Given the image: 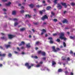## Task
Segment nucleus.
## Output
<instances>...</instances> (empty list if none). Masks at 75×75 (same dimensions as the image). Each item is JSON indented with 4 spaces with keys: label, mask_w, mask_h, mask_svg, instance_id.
I'll return each instance as SVG.
<instances>
[{
    "label": "nucleus",
    "mask_w": 75,
    "mask_h": 75,
    "mask_svg": "<svg viewBox=\"0 0 75 75\" xmlns=\"http://www.w3.org/2000/svg\"><path fill=\"white\" fill-rule=\"evenodd\" d=\"M25 67H27L28 69H30L31 68V67H33L34 64H31V66H30L29 65V63H26L25 64Z\"/></svg>",
    "instance_id": "f257e3e1"
},
{
    "label": "nucleus",
    "mask_w": 75,
    "mask_h": 75,
    "mask_svg": "<svg viewBox=\"0 0 75 75\" xmlns=\"http://www.w3.org/2000/svg\"><path fill=\"white\" fill-rule=\"evenodd\" d=\"M64 37V33H61L60 34V35L59 36V38L61 40H64V41H65L67 40V38Z\"/></svg>",
    "instance_id": "f03ea898"
},
{
    "label": "nucleus",
    "mask_w": 75,
    "mask_h": 75,
    "mask_svg": "<svg viewBox=\"0 0 75 75\" xmlns=\"http://www.w3.org/2000/svg\"><path fill=\"white\" fill-rule=\"evenodd\" d=\"M52 49L53 50V51L55 52H57V51H59V50H60V49L58 47L56 48V49H55V46H52Z\"/></svg>",
    "instance_id": "7ed1b4c3"
},
{
    "label": "nucleus",
    "mask_w": 75,
    "mask_h": 75,
    "mask_svg": "<svg viewBox=\"0 0 75 75\" xmlns=\"http://www.w3.org/2000/svg\"><path fill=\"white\" fill-rule=\"evenodd\" d=\"M48 18L47 16V15H45L41 18V20H43V21H44L45 19H48Z\"/></svg>",
    "instance_id": "20e7f679"
},
{
    "label": "nucleus",
    "mask_w": 75,
    "mask_h": 75,
    "mask_svg": "<svg viewBox=\"0 0 75 75\" xmlns=\"http://www.w3.org/2000/svg\"><path fill=\"white\" fill-rule=\"evenodd\" d=\"M52 66H54V67H55V65H56V62H55L54 61H52Z\"/></svg>",
    "instance_id": "39448f33"
},
{
    "label": "nucleus",
    "mask_w": 75,
    "mask_h": 75,
    "mask_svg": "<svg viewBox=\"0 0 75 75\" xmlns=\"http://www.w3.org/2000/svg\"><path fill=\"white\" fill-rule=\"evenodd\" d=\"M57 7L58 8V9H59V10H60V9H61L62 8V6H61V5L59 4H57Z\"/></svg>",
    "instance_id": "423d86ee"
},
{
    "label": "nucleus",
    "mask_w": 75,
    "mask_h": 75,
    "mask_svg": "<svg viewBox=\"0 0 75 75\" xmlns=\"http://www.w3.org/2000/svg\"><path fill=\"white\" fill-rule=\"evenodd\" d=\"M1 40H5V41L7 40V37H6L3 36L1 37Z\"/></svg>",
    "instance_id": "0eeeda50"
},
{
    "label": "nucleus",
    "mask_w": 75,
    "mask_h": 75,
    "mask_svg": "<svg viewBox=\"0 0 75 75\" xmlns=\"http://www.w3.org/2000/svg\"><path fill=\"white\" fill-rule=\"evenodd\" d=\"M61 4H62V6H64L65 8H67V4L66 3H61Z\"/></svg>",
    "instance_id": "6e6552de"
},
{
    "label": "nucleus",
    "mask_w": 75,
    "mask_h": 75,
    "mask_svg": "<svg viewBox=\"0 0 75 75\" xmlns=\"http://www.w3.org/2000/svg\"><path fill=\"white\" fill-rule=\"evenodd\" d=\"M8 36L10 39H11V38H13V37H14V36L11 35H8Z\"/></svg>",
    "instance_id": "1a4fd4ad"
},
{
    "label": "nucleus",
    "mask_w": 75,
    "mask_h": 75,
    "mask_svg": "<svg viewBox=\"0 0 75 75\" xmlns=\"http://www.w3.org/2000/svg\"><path fill=\"white\" fill-rule=\"evenodd\" d=\"M45 9H44L43 10H42V11H40V14H41V15H42V14L43 13H44L45 12Z\"/></svg>",
    "instance_id": "9d476101"
},
{
    "label": "nucleus",
    "mask_w": 75,
    "mask_h": 75,
    "mask_svg": "<svg viewBox=\"0 0 75 75\" xmlns=\"http://www.w3.org/2000/svg\"><path fill=\"white\" fill-rule=\"evenodd\" d=\"M63 23H66V24H68V21H67V19H65L63 21Z\"/></svg>",
    "instance_id": "9b49d317"
},
{
    "label": "nucleus",
    "mask_w": 75,
    "mask_h": 75,
    "mask_svg": "<svg viewBox=\"0 0 75 75\" xmlns=\"http://www.w3.org/2000/svg\"><path fill=\"white\" fill-rule=\"evenodd\" d=\"M24 44H25L24 42L22 41L21 42V43L19 45V46H21L22 45H24Z\"/></svg>",
    "instance_id": "f8f14e48"
},
{
    "label": "nucleus",
    "mask_w": 75,
    "mask_h": 75,
    "mask_svg": "<svg viewBox=\"0 0 75 75\" xmlns=\"http://www.w3.org/2000/svg\"><path fill=\"white\" fill-rule=\"evenodd\" d=\"M1 52H0V57H5V55H6V54H1Z\"/></svg>",
    "instance_id": "ddd939ff"
},
{
    "label": "nucleus",
    "mask_w": 75,
    "mask_h": 75,
    "mask_svg": "<svg viewBox=\"0 0 75 75\" xmlns=\"http://www.w3.org/2000/svg\"><path fill=\"white\" fill-rule=\"evenodd\" d=\"M26 46L27 47V48H28L30 47H31V46L30 45V44L28 43L26 45Z\"/></svg>",
    "instance_id": "4468645a"
},
{
    "label": "nucleus",
    "mask_w": 75,
    "mask_h": 75,
    "mask_svg": "<svg viewBox=\"0 0 75 75\" xmlns=\"http://www.w3.org/2000/svg\"><path fill=\"white\" fill-rule=\"evenodd\" d=\"M11 47V45H5V47L6 49H8V48H10Z\"/></svg>",
    "instance_id": "2eb2a0df"
},
{
    "label": "nucleus",
    "mask_w": 75,
    "mask_h": 75,
    "mask_svg": "<svg viewBox=\"0 0 75 75\" xmlns=\"http://www.w3.org/2000/svg\"><path fill=\"white\" fill-rule=\"evenodd\" d=\"M29 6L30 7L32 8H33V7H34V5L33 4H30L29 5Z\"/></svg>",
    "instance_id": "dca6fc26"
},
{
    "label": "nucleus",
    "mask_w": 75,
    "mask_h": 75,
    "mask_svg": "<svg viewBox=\"0 0 75 75\" xmlns=\"http://www.w3.org/2000/svg\"><path fill=\"white\" fill-rule=\"evenodd\" d=\"M24 30H25V28H24L20 29V31H24Z\"/></svg>",
    "instance_id": "f3484780"
},
{
    "label": "nucleus",
    "mask_w": 75,
    "mask_h": 75,
    "mask_svg": "<svg viewBox=\"0 0 75 75\" xmlns=\"http://www.w3.org/2000/svg\"><path fill=\"white\" fill-rule=\"evenodd\" d=\"M50 9H51V6H47L46 8V9L47 10H50Z\"/></svg>",
    "instance_id": "a211bd4d"
},
{
    "label": "nucleus",
    "mask_w": 75,
    "mask_h": 75,
    "mask_svg": "<svg viewBox=\"0 0 75 75\" xmlns=\"http://www.w3.org/2000/svg\"><path fill=\"white\" fill-rule=\"evenodd\" d=\"M16 11H12V14L13 15H16Z\"/></svg>",
    "instance_id": "6ab92c4d"
},
{
    "label": "nucleus",
    "mask_w": 75,
    "mask_h": 75,
    "mask_svg": "<svg viewBox=\"0 0 75 75\" xmlns=\"http://www.w3.org/2000/svg\"><path fill=\"white\" fill-rule=\"evenodd\" d=\"M41 54H42V55H43V56H45V55H46L45 52H42Z\"/></svg>",
    "instance_id": "aec40b11"
},
{
    "label": "nucleus",
    "mask_w": 75,
    "mask_h": 75,
    "mask_svg": "<svg viewBox=\"0 0 75 75\" xmlns=\"http://www.w3.org/2000/svg\"><path fill=\"white\" fill-rule=\"evenodd\" d=\"M70 39H72V40H74L75 39V37L74 36L72 37L71 36H70Z\"/></svg>",
    "instance_id": "412c9836"
},
{
    "label": "nucleus",
    "mask_w": 75,
    "mask_h": 75,
    "mask_svg": "<svg viewBox=\"0 0 75 75\" xmlns=\"http://www.w3.org/2000/svg\"><path fill=\"white\" fill-rule=\"evenodd\" d=\"M62 69H59L58 70V72H62Z\"/></svg>",
    "instance_id": "4be33fe9"
},
{
    "label": "nucleus",
    "mask_w": 75,
    "mask_h": 75,
    "mask_svg": "<svg viewBox=\"0 0 75 75\" xmlns=\"http://www.w3.org/2000/svg\"><path fill=\"white\" fill-rule=\"evenodd\" d=\"M11 4V2H9L8 4H6L5 5L6 6H10V5Z\"/></svg>",
    "instance_id": "5701e85b"
},
{
    "label": "nucleus",
    "mask_w": 75,
    "mask_h": 75,
    "mask_svg": "<svg viewBox=\"0 0 75 75\" xmlns=\"http://www.w3.org/2000/svg\"><path fill=\"white\" fill-rule=\"evenodd\" d=\"M62 60L63 61H65V60H66V58L65 57H62Z\"/></svg>",
    "instance_id": "b1692460"
},
{
    "label": "nucleus",
    "mask_w": 75,
    "mask_h": 75,
    "mask_svg": "<svg viewBox=\"0 0 75 75\" xmlns=\"http://www.w3.org/2000/svg\"><path fill=\"white\" fill-rule=\"evenodd\" d=\"M36 7H38V8H40V7H42V5H38L36 6Z\"/></svg>",
    "instance_id": "393cba45"
},
{
    "label": "nucleus",
    "mask_w": 75,
    "mask_h": 75,
    "mask_svg": "<svg viewBox=\"0 0 75 75\" xmlns=\"http://www.w3.org/2000/svg\"><path fill=\"white\" fill-rule=\"evenodd\" d=\"M41 44V43H40V42L37 41V42H36L35 45H38V44Z\"/></svg>",
    "instance_id": "a878e982"
},
{
    "label": "nucleus",
    "mask_w": 75,
    "mask_h": 75,
    "mask_svg": "<svg viewBox=\"0 0 75 75\" xmlns=\"http://www.w3.org/2000/svg\"><path fill=\"white\" fill-rule=\"evenodd\" d=\"M28 17V18H30L31 17V16L28 14V15H26L25 17Z\"/></svg>",
    "instance_id": "bb28decb"
},
{
    "label": "nucleus",
    "mask_w": 75,
    "mask_h": 75,
    "mask_svg": "<svg viewBox=\"0 0 75 75\" xmlns=\"http://www.w3.org/2000/svg\"><path fill=\"white\" fill-rule=\"evenodd\" d=\"M70 4L71 5V6H74L75 5V3L73 2L71 3Z\"/></svg>",
    "instance_id": "cd10ccee"
},
{
    "label": "nucleus",
    "mask_w": 75,
    "mask_h": 75,
    "mask_svg": "<svg viewBox=\"0 0 75 75\" xmlns=\"http://www.w3.org/2000/svg\"><path fill=\"white\" fill-rule=\"evenodd\" d=\"M42 31L43 32V33H46V30H45L44 29H43L42 30Z\"/></svg>",
    "instance_id": "c85d7f7f"
},
{
    "label": "nucleus",
    "mask_w": 75,
    "mask_h": 75,
    "mask_svg": "<svg viewBox=\"0 0 75 75\" xmlns=\"http://www.w3.org/2000/svg\"><path fill=\"white\" fill-rule=\"evenodd\" d=\"M42 51L41 50L40 51H39L38 52V54H41L42 53Z\"/></svg>",
    "instance_id": "c756f323"
},
{
    "label": "nucleus",
    "mask_w": 75,
    "mask_h": 75,
    "mask_svg": "<svg viewBox=\"0 0 75 75\" xmlns=\"http://www.w3.org/2000/svg\"><path fill=\"white\" fill-rule=\"evenodd\" d=\"M65 73L66 74V75H67V74H69V72L67 71H65Z\"/></svg>",
    "instance_id": "7c9ffc66"
},
{
    "label": "nucleus",
    "mask_w": 75,
    "mask_h": 75,
    "mask_svg": "<svg viewBox=\"0 0 75 75\" xmlns=\"http://www.w3.org/2000/svg\"><path fill=\"white\" fill-rule=\"evenodd\" d=\"M56 41H57V42H59L61 41V40H60V39H57L56 40Z\"/></svg>",
    "instance_id": "2f4dec72"
},
{
    "label": "nucleus",
    "mask_w": 75,
    "mask_h": 75,
    "mask_svg": "<svg viewBox=\"0 0 75 75\" xmlns=\"http://www.w3.org/2000/svg\"><path fill=\"white\" fill-rule=\"evenodd\" d=\"M8 57H11L12 56V54L11 53H9L8 55Z\"/></svg>",
    "instance_id": "473e14b6"
},
{
    "label": "nucleus",
    "mask_w": 75,
    "mask_h": 75,
    "mask_svg": "<svg viewBox=\"0 0 75 75\" xmlns=\"http://www.w3.org/2000/svg\"><path fill=\"white\" fill-rule=\"evenodd\" d=\"M63 44L64 47H65L66 46V43H65V42H64L63 43Z\"/></svg>",
    "instance_id": "72a5a7b5"
},
{
    "label": "nucleus",
    "mask_w": 75,
    "mask_h": 75,
    "mask_svg": "<svg viewBox=\"0 0 75 75\" xmlns=\"http://www.w3.org/2000/svg\"><path fill=\"white\" fill-rule=\"evenodd\" d=\"M53 21H54V22H57V21H58V20H57V19H54L53 20Z\"/></svg>",
    "instance_id": "f704fd0d"
},
{
    "label": "nucleus",
    "mask_w": 75,
    "mask_h": 75,
    "mask_svg": "<svg viewBox=\"0 0 75 75\" xmlns=\"http://www.w3.org/2000/svg\"><path fill=\"white\" fill-rule=\"evenodd\" d=\"M21 13H23L24 12V10H22L20 11Z\"/></svg>",
    "instance_id": "c9c22d12"
},
{
    "label": "nucleus",
    "mask_w": 75,
    "mask_h": 75,
    "mask_svg": "<svg viewBox=\"0 0 75 75\" xmlns=\"http://www.w3.org/2000/svg\"><path fill=\"white\" fill-rule=\"evenodd\" d=\"M18 23H15L14 24V26H16V25H18Z\"/></svg>",
    "instance_id": "e433bc0d"
},
{
    "label": "nucleus",
    "mask_w": 75,
    "mask_h": 75,
    "mask_svg": "<svg viewBox=\"0 0 75 75\" xmlns=\"http://www.w3.org/2000/svg\"><path fill=\"white\" fill-rule=\"evenodd\" d=\"M51 14H52V15L53 16H54L55 15V13H54L52 11L51 12Z\"/></svg>",
    "instance_id": "4c0bfd02"
},
{
    "label": "nucleus",
    "mask_w": 75,
    "mask_h": 75,
    "mask_svg": "<svg viewBox=\"0 0 75 75\" xmlns=\"http://www.w3.org/2000/svg\"><path fill=\"white\" fill-rule=\"evenodd\" d=\"M57 0H54V4H57Z\"/></svg>",
    "instance_id": "58836bf2"
},
{
    "label": "nucleus",
    "mask_w": 75,
    "mask_h": 75,
    "mask_svg": "<svg viewBox=\"0 0 75 75\" xmlns=\"http://www.w3.org/2000/svg\"><path fill=\"white\" fill-rule=\"evenodd\" d=\"M50 44H53V43H54V42H53V41L52 40H50Z\"/></svg>",
    "instance_id": "ea45409f"
},
{
    "label": "nucleus",
    "mask_w": 75,
    "mask_h": 75,
    "mask_svg": "<svg viewBox=\"0 0 75 75\" xmlns=\"http://www.w3.org/2000/svg\"><path fill=\"white\" fill-rule=\"evenodd\" d=\"M33 24H35V25H38V23H34V22H33Z\"/></svg>",
    "instance_id": "a19ab883"
},
{
    "label": "nucleus",
    "mask_w": 75,
    "mask_h": 75,
    "mask_svg": "<svg viewBox=\"0 0 75 75\" xmlns=\"http://www.w3.org/2000/svg\"><path fill=\"white\" fill-rule=\"evenodd\" d=\"M67 61H70V58H69V57H67Z\"/></svg>",
    "instance_id": "79ce46f5"
},
{
    "label": "nucleus",
    "mask_w": 75,
    "mask_h": 75,
    "mask_svg": "<svg viewBox=\"0 0 75 75\" xmlns=\"http://www.w3.org/2000/svg\"><path fill=\"white\" fill-rule=\"evenodd\" d=\"M48 40H52V37H50L48 38Z\"/></svg>",
    "instance_id": "37998d69"
},
{
    "label": "nucleus",
    "mask_w": 75,
    "mask_h": 75,
    "mask_svg": "<svg viewBox=\"0 0 75 75\" xmlns=\"http://www.w3.org/2000/svg\"><path fill=\"white\" fill-rule=\"evenodd\" d=\"M47 3H51V1L50 0H47Z\"/></svg>",
    "instance_id": "c03bdc74"
},
{
    "label": "nucleus",
    "mask_w": 75,
    "mask_h": 75,
    "mask_svg": "<svg viewBox=\"0 0 75 75\" xmlns=\"http://www.w3.org/2000/svg\"><path fill=\"white\" fill-rule=\"evenodd\" d=\"M7 1V0H2V2H6Z\"/></svg>",
    "instance_id": "a18cd8bd"
},
{
    "label": "nucleus",
    "mask_w": 75,
    "mask_h": 75,
    "mask_svg": "<svg viewBox=\"0 0 75 75\" xmlns=\"http://www.w3.org/2000/svg\"><path fill=\"white\" fill-rule=\"evenodd\" d=\"M13 21H17L18 20H17V19L15 18L13 19Z\"/></svg>",
    "instance_id": "49530a36"
},
{
    "label": "nucleus",
    "mask_w": 75,
    "mask_h": 75,
    "mask_svg": "<svg viewBox=\"0 0 75 75\" xmlns=\"http://www.w3.org/2000/svg\"><path fill=\"white\" fill-rule=\"evenodd\" d=\"M57 35V33H54L53 34V36H56Z\"/></svg>",
    "instance_id": "de8ad7c7"
},
{
    "label": "nucleus",
    "mask_w": 75,
    "mask_h": 75,
    "mask_svg": "<svg viewBox=\"0 0 75 75\" xmlns=\"http://www.w3.org/2000/svg\"><path fill=\"white\" fill-rule=\"evenodd\" d=\"M36 67H40V64H38V65H37L36 66Z\"/></svg>",
    "instance_id": "09e8293b"
},
{
    "label": "nucleus",
    "mask_w": 75,
    "mask_h": 75,
    "mask_svg": "<svg viewBox=\"0 0 75 75\" xmlns=\"http://www.w3.org/2000/svg\"><path fill=\"white\" fill-rule=\"evenodd\" d=\"M42 59L45 61L46 60V58L45 57H43L42 58Z\"/></svg>",
    "instance_id": "8fccbe9b"
},
{
    "label": "nucleus",
    "mask_w": 75,
    "mask_h": 75,
    "mask_svg": "<svg viewBox=\"0 0 75 75\" xmlns=\"http://www.w3.org/2000/svg\"><path fill=\"white\" fill-rule=\"evenodd\" d=\"M34 58H35V59H37L38 58V57L37 56H35L34 57Z\"/></svg>",
    "instance_id": "3c124183"
},
{
    "label": "nucleus",
    "mask_w": 75,
    "mask_h": 75,
    "mask_svg": "<svg viewBox=\"0 0 75 75\" xmlns=\"http://www.w3.org/2000/svg\"><path fill=\"white\" fill-rule=\"evenodd\" d=\"M70 54H73V52L71 50L70 51Z\"/></svg>",
    "instance_id": "603ef678"
},
{
    "label": "nucleus",
    "mask_w": 75,
    "mask_h": 75,
    "mask_svg": "<svg viewBox=\"0 0 75 75\" xmlns=\"http://www.w3.org/2000/svg\"><path fill=\"white\" fill-rule=\"evenodd\" d=\"M42 3H43V4H44L45 3V1H42Z\"/></svg>",
    "instance_id": "864d4df0"
},
{
    "label": "nucleus",
    "mask_w": 75,
    "mask_h": 75,
    "mask_svg": "<svg viewBox=\"0 0 75 75\" xmlns=\"http://www.w3.org/2000/svg\"><path fill=\"white\" fill-rule=\"evenodd\" d=\"M3 11H6V9L4 8L3 9Z\"/></svg>",
    "instance_id": "5fc2aeb1"
},
{
    "label": "nucleus",
    "mask_w": 75,
    "mask_h": 75,
    "mask_svg": "<svg viewBox=\"0 0 75 75\" xmlns=\"http://www.w3.org/2000/svg\"><path fill=\"white\" fill-rule=\"evenodd\" d=\"M21 54H22L23 55H24V54H25V53L24 52H22L21 53Z\"/></svg>",
    "instance_id": "6e6d98bb"
},
{
    "label": "nucleus",
    "mask_w": 75,
    "mask_h": 75,
    "mask_svg": "<svg viewBox=\"0 0 75 75\" xmlns=\"http://www.w3.org/2000/svg\"><path fill=\"white\" fill-rule=\"evenodd\" d=\"M14 52L16 54H17L18 53V52H17L16 51H14Z\"/></svg>",
    "instance_id": "4d7b16f0"
},
{
    "label": "nucleus",
    "mask_w": 75,
    "mask_h": 75,
    "mask_svg": "<svg viewBox=\"0 0 75 75\" xmlns=\"http://www.w3.org/2000/svg\"><path fill=\"white\" fill-rule=\"evenodd\" d=\"M43 63V62H40V64H42V63Z\"/></svg>",
    "instance_id": "13d9d810"
},
{
    "label": "nucleus",
    "mask_w": 75,
    "mask_h": 75,
    "mask_svg": "<svg viewBox=\"0 0 75 75\" xmlns=\"http://www.w3.org/2000/svg\"><path fill=\"white\" fill-rule=\"evenodd\" d=\"M47 24V23L45 22H44L43 23V25H45Z\"/></svg>",
    "instance_id": "bf43d9fd"
},
{
    "label": "nucleus",
    "mask_w": 75,
    "mask_h": 75,
    "mask_svg": "<svg viewBox=\"0 0 75 75\" xmlns=\"http://www.w3.org/2000/svg\"><path fill=\"white\" fill-rule=\"evenodd\" d=\"M17 49L19 51H20V49L18 47H17Z\"/></svg>",
    "instance_id": "052dcab7"
},
{
    "label": "nucleus",
    "mask_w": 75,
    "mask_h": 75,
    "mask_svg": "<svg viewBox=\"0 0 75 75\" xmlns=\"http://www.w3.org/2000/svg\"><path fill=\"white\" fill-rule=\"evenodd\" d=\"M67 13V11H64V14H65V13Z\"/></svg>",
    "instance_id": "680f3d73"
},
{
    "label": "nucleus",
    "mask_w": 75,
    "mask_h": 75,
    "mask_svg": "<svg viewBox=\"0 0 75 75\" xmlns=\"http://www.w3.org/2000/svg\"><path fill=\"white\" fill-rule=\"evenodd\" d=\"M46 69L47 71H50V69L48 68H47Z\"/></svg>",
    "instance_id": "e2e57ef3"
},
{
    "label": "nucleus",
    "mask_w": 75,
    "mask_h": 75,
    "mask_svg": "<svg viewBox=\"0 0 75 75\" xmlns=\"http://www.w3.org/2000/svg\"><path fill=\"white\" fill-rule=\"evenodd\" d=\"M21 8H22L23 9H24V7L23 6H22L21 7Z\"/></svg>",
    "instance_id": "0e129e2a"
},
{
    "label": "nucleus",
    "mask_w": 75,
    "mask_h": 75,
    "mask_svg": "<svg viewBox=\"0 0 75 75\" xmlns=\"http://www.w3.org/2000/svg\"><path fill=\"white\" fill-rule=\"evenodd\" d=\"M44 32H42V33H41V35H43V34H44Z\"/></svg>",
    "instance_id": "69168bd1"
},
{
    "label": "nucleus",
    "mask_w": 75,
    "mask_h": 75,
    "mask_svg": "<svg viewBox=\"0 0 75 75\" xmlns=\"http://www.w3.org/2000/svg\"><path fill=\"white\" fill-rule=\"evenodd\" d=\"M70 74H71V75H74V74L72 72Z\"/></svg>",
    "instance_id": "338daca9"
},
{
    "label": "nucleus",
    "mask_w": 75,
    "mask_h": 75,
    "mask_svg": "<svg viewBox=\"0 0 75 75\" xmlns=\"http://www.w3.org/2000/svg\"><path fill=\"white\" fill-rule=\"evenodd\" d=\"M29 38H31V37H32L31 35H29Z\"/></svg>",
    "instance_id": "774afa93"
}]
</instances>
